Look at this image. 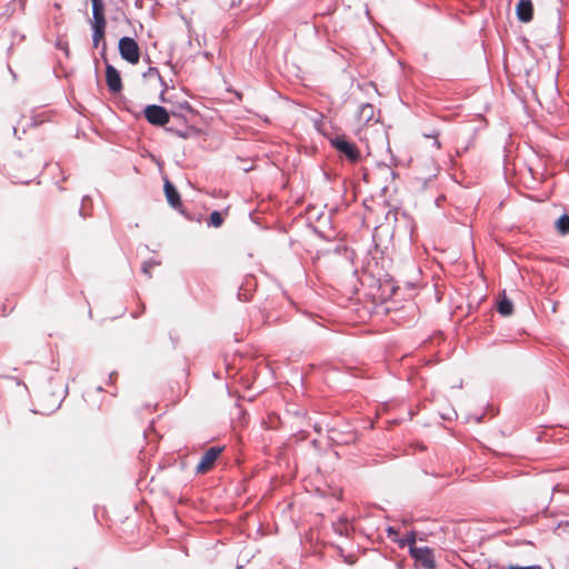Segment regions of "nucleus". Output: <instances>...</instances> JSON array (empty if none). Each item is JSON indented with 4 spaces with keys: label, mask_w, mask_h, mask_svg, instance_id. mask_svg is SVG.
Here are the masks:
<instances>
[{
    "label": "nucleus",
    "mask_w": 569,
    "mask_h": 569,
    "mask_svg": "<svg viewBox=\"0 0 569 569\" xmlns=\"http://www.w3.org/2000/svg\"><path fill=\"white\" fill-rule=\"evenodd\" d=\"M497 310L501 316L509 317L513 312V303L503 295L497 303Z\"/></svg>",
    "instance_id": "9b49d317"
},
{
    "label": "nucleus",
    "mask_w": 569,
    "mask_h": 569,
    "mask_svg": "<svg viewBox=\"0 0 569 569\" xmlns=\"http://www.w3.org/2000/svg\"><path fill=\"white\" fill-rule=\"evenodd\" d=\"M331 146L343 157H346L351 163H356L360 160L361 153L358 147L349 141L345 136H337L330 140Z\"/></svg>",
    "instance_id": "f257e3e1"
},
{
    "label": "nucleus",
    "mask_w": 569,
    "mask_h": 569,
    "mask_svg": "<svg viewBox=\"0 0 569 569\" xmlns=\"http://www.w3.org/2000/svg\"><path fill=\"white\" fill-rule=\"evenodd\" d=\"M163 189L168 203L172 208H179L181 206L180 194L176 187L168 179L164 180Z\"/></svg>",
    "instance_id": "9d476101"
},
{
    "label": "nucleus",
    "mask_w": 569,
    "mask_h": 569,
    "mask_svg": "<svg viewBox=\"0 0 569 569\" xmlns=\"http://www.w3.org/2000/svg\"><path fill=\"white\" fill-rule=\"evenodd\" d=\"M350 525L347 519H340L333 523L335 531L340 536H348Z\"/></svg>",
    "instance_id": "4468645a"
},
{
    "label": "nucleus",
    "mask_w": 569,
    "mask_h": 569,
    "mask_svg": "<svg viewBox=\"0 0 569 569\" xmlns=\"http://www.w3.org/2000/svg\"><path fill=\"white\" fill-rule=\"evenodd\" d=\"M556 228L561 234L569 233V216L562 214L556 222Z\"/></svg>",
    "instance_id": "ddd939ff"
},
{
    "label": "nucleus",
    "mask_w": 569,
    "mask_h": 569,
    "mask_svg": "<svg viewBox=\"0 0 569 569\" xmlns=\"http://www.w3.org/2000/svg\"><path fill=\"white\" fill-rule=\"evenodd\" d=\"M92 44L98 48L99 43L103 40L106 34V28H92Z\"/></svg>",
    "instance_id": "2eb2a0df"
},
{
    "label": "nucleus",
    "mask_w": 569,
    "mask_h": 569,
    "mask_svg": "<svg viewBox=\"0 0 569 569\" xmlns=\"http://www.w3.org/2000/svg\"><path fill=\"white\" fill-rule=\"evenodd\" d=\"M223 451V447H211L201 457L199 463L196 466L198 475H206L213 469L216 461Z\"/></svg>",
    "instance_id": "7ed1b4c3"
},
{
    "label": "nucleus",
    "mask_w": 569,
    "mask_h": 569,
    "mask_svg": "<svg viewBox=\"0 0 569 569\" xmlns=\"http://www.w3.org/2000/svg\"><path fill=\"white\" fill-rule=\"evenodd\" d=\"M417 533L415 531L408 532L402 539L398 540L400 547L408 546L409 550L412 548H418L416 546Z\"/></svg>",
    "instance_id": "f8f14e48"
},
{
    "label": "nucleus",
    "mask_w": 569,
    "mask_h": 569,
    "mask_svg": "<svg viewBox=\"0 0 569 569\" xmlns=\"http://www.w3.org/2000/svg\"><path fill=\"white\" fill-rule=\"evenodd\" d=\"M92 2V28H106L107 19L104 16V2L103 0H91Z\"/></svg>",
    "instance_id": "6e6552de"
},
{
    "label": "nucleus",
    "mask_w": 569,
    "mask_h": 569,
    "mask_svg": "<svg viewBox=\"0 0 569 569\" xmlns=\"http://www.w3.org/2000/svg\"><path fill=\"white\" fill-rule=\"evenodd\" d=\"M397 535H398V532H397L395 529H392V528H389V529H388V536H389L390 538H391L392 536H397Z\"/></svg>",
    "instance_id": "6ab92c4d"
},
{
    "label": "nucleus",
    "mask_w": 569,
    "mask_h": 569,
    "mask_svg": "<svg viewBox=\"0 0 569 569\" xmlns=\"http://www.w3.org/2000/svg\"><path fill=\"white\" fill-rule=\"evenodd\" d=\"M358 134H360L362 127L369 124L370 122H378V119H376V109L373 104L365 103L360 107L358 112Z\"/></svg>",
    "instance_id": "0eeeda50"
},
{
    "label": "nucleus",
    "mask_w": 569,
    "mask_h": 569,
    "mask_svg": "<svg viewBox=\"0 0 569 569\" xmlns=\"http://www.w3.org/2000/svg\"><path fill=\"white\" fill-rule=\"evenodd\" d=\"M119 52L123 60L137 64L140 60V49L137 41L130 37H122L119 40Z\"/></svg>",
    "instance_id": "f03ea898"
},
{
    "label": "nucleus",
    "mask_w": 569,
    "mask_h": 569,
    "mask_svg": "<svg viewBox=\"0 0 569 569\" xmlns=\"http://www.w3.org/2000/svg\"><path fill=\"white\" fill-rule=\"evenodd\" d=\"M153 264L151 262H144L142 267V271L148 276L151 277L150 269Z\"/></svg>",
    "instance_id": "a211bd4d"
},
{
    "label": "nucleus",
    "mask_w": 569,
    "mask_h": 569,
    "mask_svg": "<svg viewBox=\"0 0 569 569\" xmlns=\"http://www.w3.org/2000/svg\"><path fill=\"white\" fill-rule=\"evenodd\" d=\"M106 82L110 92L118 93L122 90V80L119 71L110 63L106 64Z\"/></svg>",
    "instance_id": "423d86ee"
},
{
    "label": "nucleus",
    "mask_w": 569,
    "mask_h": 569,
    "mask_svg": "<svg viewBox=\"0 0 569 569\" xmlns=\"http://www.w3.org/2000/svg\"><path fill=\"white\" fill-rule=\"evenodd\" d=\"M507 569H542V567L539 566V565H532V566H527V567H520V566H517V565H509L507 567Z\"/></svg>",
    "instance_id": "f3484780"
},
{
    "label": "nucleus",
    "mask_w": 569,
    "mask_h": 569,
    "mask_svg": "<svg viewBox=\"0 0 569 569\" xmlns=\"http://www.w3.org/2000/svg\"><path fill=\"white\" fill-rule=\"evenodd\" d=\"M223 222V219L219 211H212L209 218V224L219 228Z\"/></svg>",
    "instance_id": "dca6fc26"
},
{
    "label": "nucleus",
    "mask_w": 569,
    "mask_h": 569,
    "mask_svg": "<svg viewBox=\"0 0 569 569\" xmlns=\"http://www.w3.org/2000/svg\"><path fill=\"white\" fill-rule=\"evenodd\" d=\"M517 17L522 22H529L533 17V7L530 0H520L517 4Z\"/></svg>",
    "instance_id": "1a4fd4ad"
},
{
    "label": "nucleus",
    "mask_w": 569,
    "mask_h": 569,
    "mask_svg": "<svg viewBox=\"0 0 569 569\" xmlns=\"http://www.w3.org/2000/svg\"><path fill=\"white\" fill-rule=\"evenodd\" d=\"M411 557L426 569H436V561L432 549L428 547L412 548Z\"/></svg>",
    "instance_id": "39448f33"
},
{
    "label": "nucleus",
    "mask_w": 569,
    "mask_h": 569,
    "mask_svg": "<svg viewBox=\"0 0 569 569\" xmlns=\"http://www.w3.org/2000/svg\"><path fill=\"white\" fill-rule=\"evenodd\" d=\"M144 118L150 124L162 127L170 120V116L166 108L157 104H150L144 108Z\"/></svg>",
    "instance_id": "20e7f679"
}]
</instances>
